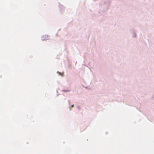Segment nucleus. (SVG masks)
I'll return each instance as SVG.
<instances>
[{
  "mask_svg": "<svg viewBox=\"0 0 154 154\" xmlns=\"http://www.w3.org/2000/svg\"><path fill=\"white\" fill-rule=\"evenodd\" d=\"M73 106H74L73 105H72L71 107H73Z\"/></svg>",
  "mask_w": 154,
  "mask_h": 154,
  "instance_id": "obj_1",
  "label": "nucleus"
}]
</instances>
